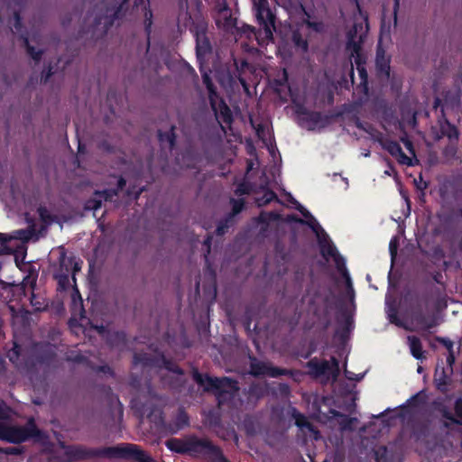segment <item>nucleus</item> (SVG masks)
Here are the masks:
<instances>
[{
    "instance_id": "f257e3e1",
    "label": "nucleus",
    "mask_w": 462,
    "mask_h": 462,
    "mask_svg": "<svg viewBox=\"0 0 462 462\" xmlns=\"http://www.w3.org/2000/svg\"><path fill=\"white\" fill-rule=\"evenodd\" d=\"M65 456L69 461L85 460L94 457H108L132 459L135 462H155L138 445L121 443L113 447L100 448H86L82 445L63 446Z\"/></svg>"
},
{
    "instance_id": "f03ea898",
    "label": "nucleus",
    "mask_w": 462,
    "mask_h": 462,
    "mask_svg": "<svg viewBox=\"0 0 462 462\" xmlns=\"http://www.w3.org/2000/svg\"><path fill=\"white\" fill-rule=\"evenodd\" d=\"M192 378L205 392L215 394L218 406L232 401L239 391L238 382L227 376L212 377L193 368Z\"/></svg>"
},
{
    "instance_id": "7ed1b4c3",
    "label": "nucleus",
    "mask_w": 462,
    "mask_h": 462,
    "mask_svg": "<svg viewBox=\"0 0 462 462\" xmlns=\"http://www.w3.org/2000/svg\"><path fill=\"white\" fill-rule=\"evenodd\" d=\"M129 0H113L112 3L106 7V14L104 16H97L95 18V24L100 25L102 19H104V29L106 32L116 20L121 19L126 10ZM144 0H134V7L139 8L144 5V31L147 35V44L150 46V34L152 32V12L144 5Z\"/></svg>"
},
{
    "instance_id": "20e7f679",
    "label": "nucleus",
    "mask_w": 462,
    "mask_h": 462,
    "mask_svg": "<svg viewBox=\"0 0 462 462\" xmlns=\"http://www.w3.org/2000/svg\"><path fill=\"white\" fill-rule=\"evenodd\" d=\"M165 445L171 451L182 455L220 454V448L214 445L212 441L207 439H199L196 436H190L186 439L171 438L166 440Z\"/></svg>"
},
{
    "instance_id": "39448f33",
    "label": "nucleus",
    "mask_w": 462,
    "mask_h": 462,
    "mask_svg": "<svg viewBox=\"0 0 462 462\" xmlns=\"http://www.w3.org/2000/svg\"><path fill=\"white\" fill-rule=\"evenodd\" d=\"M255 17L261 28L255 33L259 44L261 41L273 39V31L275 29V14L272 12L268 0H254Z\"/></svg>"
},
{
    "instance_id": "423d86ee",
    "label": "nucleus",
    "mask_w": 462,
    "mask_h": 462,
    "mask_svg": "<svg viewBox=\"0 0 462 462\" xmlns=\"http://www.w3.org/2000/svg\"><path fill=\"white\" fill-rule=\"evenodd\" d=\"M133 363L135 365H141L143 367L163 368L175 375H184V370L172 359L167 358L162 352H159L156 355L144 352L134 353Z\"/></svg>"
},
{
    "instance_id": "0eeeda50",
    "label": "nucleus",
    "mask_w": 462,
    "mask_h": 462,
    "mask_svg": "<svg viewBox=\"0 0 462 462\" xmlns=\"http://www.w3.org/2000/svg\"><path fill=\"white\" fill-rule=\"evenodd\" d=\"M57 359L56 346L48 342L36 343L27 365L30 369L49 368Z\"/></svg>"
},
{
    "instance_id": "6e6552de",
    "label": "nucleus",
    "mask_w": 462,
    "mask_h": 462,
    "mask_svg": "<svg viewBox=\"0 0 462 462\" xmlns=\"http://www.w3.org/2000/svg\"><path fill=\"white\" fill-rule=\"evenodd\" d=\"M0 435L10 443L20 444L29 439L40 437L41 431L33 420H30L26 426H3Z\"/></svg>"
},
{
    "instance_id": "1a4fd4ad",
    "label": "nucleus",
    "mask_w": 462,
    "mask_h": 462,
    "mask_svg": "<svg viewBox=\"0 0 462 462\" xmlns=\"http://www.w3.org/2000/svg\"><path fill=\"white\" fill-rule=\"evenodd\" d=\"M250 374L254 377L267 375L272 378H277L282 375H292L293 371L286 368L273 366L270 363L258 360L254 356L249 355Z\"/></svg>"
},
{
    "instance_id": "9d476101",
    "label": "nucleus",
    "mask_w": 462,
    "mask_h": 462,
    "mask_svg": "<svg viewBox=\"0 0 462 462\" xmlns=\"http://www.w3.org/2000/svg\"><path fill=\"white\" fill-rule=\"evenodd\" d=\"M196 41V56L199 62L212 52V46L207 36L208 25L205 23H197L190 27Z\"/></svg>"
},
{
    "instance_id": "9b49d317",
    "label": "nucleus",
    "mask_w": 462,
    "mask_h": 462,
    "mask_svg": "<svg viewBox=\"0 0 462 462\" xmlns=\"http://www.w3.org/2000/svg\"><path fill=\"white\" fill-rule=\"evenodd\" d=\"M445 105L442 104V100L439 97H436L433 103V108L438 111L439 108L440 116L438 117V124L439 125V132L441 136L448 138L449 142L458 141L459 132L457 126L451 124L445 115Z\"/></svg>"
},
{
    "instance_id": "f8f14e48",
    "label": "nucleus",
    "mask_w": 462,
    "mask_h": 462,
    "mask_svg": "<svg viewBox=\"0 0 462 462\" xmlns=\"http://www.w3.org/2000/svg\"><path fill=\"white\" fill-rule=\"evenodd\" d=\"M320 244V253L324 257L331 256L334 258L336 263L337 269L338 272L342 273L344 278L346 281L347 287L354 293V290L352 288V282L349 276V273L346 270V263L344 258L337 253L336 246L330 243H323L319 240Z\"/></svg>"
},
{
    "instance_id": "ddd939ff",
    "label": "nucleus",
    "mask_w": 462,
    "mask_h": 462,
    "mask_svg": "<svg viewBox=\"0 0 462 462\" xmlns=\"http://www.w3.org/2000/svg\"><path fill=\"white\" fill-rule=\"evenodd\" d=\"M14 27L17 32H21L19 35V40L22 42L23 47L26 50L27 54L35 62H39L42 60L43 51L42 50L37 51L33 46H32L29 42L27 32L26 31L22 32L23 22H22V16L19 12L14 13Z\"/></svg>"
},
{
    "instance_id": "4468645a",
    "label": "nucleus",
    "mask_w": 462,
    "mask_h": 462,
    "mask_svg": "<svg viewBox=\"0 0 462 462\" xmlns=\"http://www.w3.org/2000/svg\"><path fill=\"white\" fill-rule=\"evenodd\" d=\"M131 405L140 417L146 416L152 421H155L157 419H162V411L152 402H142L140 400L133 399L131 401Z\"/></svg>"
},
{
    "instance_id": "2eb2a0df",
    "label": "nucleus",
    "mask_w": 462,
    "mask_h": 462,
    "mask_svg": "<svg viewBox=\"0 0 462 462\" xmlns=\"http://www.w3.org/2000/svg\"><path fill=\"white\" fill-rule=\"evenodd\" d=\"M296 113L300 116L302 121L310 125V129H313L319 124H328L331 118L328 116H323L321 112L309 110L303 106H298Z\"/></svg>"
},
{
    "instance_id": "dca6fc26",
    "label": "nucleus",
    "mask_w": 462,
    "mask_h": 462,
    "mask_svg": "<svg viewBox=\"0 0 462 462\" xmlns=\"http://www.w3.org/2000/svg\"><path fill=\"white\" fill-rule=\"evenodd\" d=\"M380 144L383 149L387 151L393 157H394L399 163L407 166L413 165L411 159L404 153L398 142L391 139H383L380 141Z\"/></svg>"
},
{
    "instance_id": "f3484780",
    "label": "nucleus",
    "mask_w": 462,
    "mask_h": 462,
    "mask_svg": "<svg viewBox=\"0 0 462 462\" xmlns=\"http://www.w3.org/2000/svg\"><path fill=\"white\" fill-rule=\"evenodd\" d=\"M453 373H450L448 368L444 366H439V365H437V367L435 369L434 373V384L436 386V389L442 393H447L448 392V387L451 384V375Z\"/></svg>"
},
{
    "instance_id": "a211bd4d",
    "label": "nucleus",
    "mask_w": 462,
    "mask_h": 462,
    "mask_svg": "<svg viewBox=\"0 0 462 462\" xmlns=\"http://www.w3.org/2000/svg\"><path fill=\"white\" fill-rule=\"evenodd\" d=\"M218 14L219 18L216 21L217 27L228 32L236 26V19L232 16L231 10L226 4L219 9Z\"/></svg>"
},
{
    "instance_id": "6ab92c4d",
    "label": "nucleus",
    "mask_w": 462,
    "mask_h": 462,
    "mask_svg": "<svg viewBox=\"0 0 462 462\" xmlns=\"http://www.w3.org/2000/svg\"><path fill=\"white\" fill-rule=\"evenodd\" d=\"M391 59L385 55L384 50L379 45L376 49L375 67L379 75L384 76L386 79L390 77Z\"/></svg>"
},
{
    "instance_id": "aec40b11",
    "label": "nucleus",
    "mask_w": 462,
    "mask_h": 462,
    "mask_svg": "<svg viewBox=\"0 0 462 462\" xmlns=\"http://www.w3.org/2000/svg\"><path fill=\"white\" fill-rule=\"evenodd\" d=\"M291 417L295 420V425L300 430H307L313 435L314 439H319V431L311 424L307 417L300 413L296 408H291Z\"/></svg>"
},
{
    "instance_id": "412c9836",
    "label": "nucleus",
    "mask_w": 462,
    "mask_h": 462,
    "mask_svg": "<svg viewBox=\"0 0 462 462\" xmlns=\"http://www.w3.org/2000/svg\"><path fill=\"white\" fill-rule=\"evenodd\" d=\"M59 268L56 271H64L67 273L70 272L74 275L76 272L80 270V266L75 262L73 257H69L64 247H60L59 255Z\"/></svg>"
},
{
    "instance_id": "4be33fe9",
    "label": "nucleus",
    "mask_w": 462,
    "mask_h": 462,
    "mask_svg": "<svg viewBox=\"0 0 462 462\" xmlns=\"http://www.w3.org/2000/svg\"><path fill=\"white\" fill-rule=\"evenodd\" d=\"M356 34L357 24H355L353 30H351L347 34V42L346 46V50L351 51V56H354L356 53L362 51L364 36L360 35L359 39L356 41Z\"/></svg>"
},
{
    "instance_id": "5701e85b",
    "label": "nucleus",
    "mask_w": 462,
    "mask_h": 462,
    "mask_svg": "<svg viewBox=\"0 0 462 462\" xmlns=\"http://www.w3.org/2000/svg\"><path fill=\"white\" fill-rule=\"evenodd\" d=\"M307 367L310 369V374L314 375L315 377L324 375L330 370L328 361H319L317 358L310 359L307 363Z\"/></svg>"
},
{
    "instance_id": "b1692460",
    "label": "nucleus",
    "mask_w": 462,
    "mask_h": 462,
    "mask_svg": "<svg viewBox=\"0 0 462 462\" xmlns=\"http://www.w3.org/2000/svg\"><path fill=\"white\" fill-rule=\"evenodd\" d=\"M434 409L439 411L441 416L448 421L444 422L445 428H449L450 424L462 425V421L458 420L448 410V408L441 402L435 401L433 402Z\"/></svg>"
},
{
    "instance_id": "393cba45",
    "label": "nucleus",
    "mask_w": 462,
    "mask_h": 462,
    "mask_svg": "<svg viewBox=\"0 0 462 462\" xmlns=\"http://www.w3.org/2000/svg\"><path fill=\"white\" fill-rule=\"evenodd\" d=\"M246 393L249 401H258L268 393V386L262 383H252L248 386Z\"/></svg>"
},
{
    "instance_id": "a878e982",
    "label": "nucleus",
    "mask_w": 462,
    "mask_h": 462,
    "mask_svg": "<svg viewBox=\"0 0 462 462\" xmlns=\"http://www.w3.org/2000/svg\"><path fill=\"white\" fill-rule=\"evenodd\" d=\"M333 417L338 419V424L342 430H352L353 424L356 421V418H351L338 411L331 410L330 411Z\"/></svg>"
},
{
    "instance_id": "bb28decb",
    "label": "nucleus",
    "mask_w": 462,
    "mask_h": 462,
    "mask_svg": "<svg viewBox=\"0 0 462 462\" xmlns=\"http://www.w3.org/2000/svg\"><path fill=\"white\" fill-rule=\"evenodd\" d=\"M203 83L206 86L208 92V99L210 106L214 111H216V98L217 97V93L216 87L211 79V78L205 73L202 76Z\"/></svg>"
},
{
    "instance_id": "cd10ccee",
    "label": "nucleus",
    "mask_w": 462,
    "mask_h": 462,
    "mask_svg": "<svg viewBox=\"0 0 462 462\" xmlns=\"http://www.w3.org/2000/svg\"><path fill=\"white\" fill-rule=\"evenodd\" d=\"M408 341L412 356L417 360L422 359L424 356L420 339L416 336H410L408 337Z\"/></svg>"
},
{
    "instance_id": "c85d7f7f",
    "label": "nucleus",
    "mask_w": 462,
    "mask_h": 462,
    "mask_svg": "<svg viewBox=\"0 0 462 462\" xmlns=\"http://www.w3.org/2000/svg\"><path fill=\"white\" fill-rule=\"evenodd\" d=\"M162 382L164 385H167L169 388L173 390H180L183 387L185 383L184 375H176V376H169L163 375L162 376Z\"/></svg>"
},
{
    "instance_id": "c756f323",
    "label": "nucleus",
    "mask_w": 462,
    "mask_h": 462,
    "mask_svg": "<svg viewBox=\"0 0 462 462\" xmlns=\"http://www.w3.org/2000/svg\"><path fill=\"white\" fill-rule=\"evenodd\" d=\"M175 125H171L167 132L158 131V139L161 143L167 142L170 150H172L176 143Z\"/></svg>"
},
{
    "instance_id": "7c9ffc66",
    "label": "nucleus",
    "mask_w": 462,
    "mask_h": 462,
    "mask_svg": "<svg viewBox=\"0 0 462 462\" xmlns=\"http://www.w3.org/2000/svg\"><path fill=\"white\" fill-rule=\"evenodd\" d=\"M65 360L73 364H83L88 365L89 359L79 350L68 351L65 355Z\"/></svg>"
},
{
    "instance_id": "2f4dec72",
    "label": "nucleus",
    "mask_w": 462,
    "mask_h": 462,
    "mask_svg": "<svg viewBox=\"0 0 462 462\" xmlns=\"http://www.w3.org/2000/svg\"><path fill=\"white\" fill-rule=\"evenodd\" d=\"M109 344L116 347H125L127 343L126 334L124 331L113 332L108 338Z\"/></svg>"
},
{
    "instance_id": "473e14b6",
    "label": "nucleus",
    "mask_w": 462,
    "mask_h": 462,
    "mask_svg": "<svg viewBox=\"0 0 462 462\" xmlns=\"http://www.w3.org/2000/svg\"><path fill=\"white\" fill-rule=\"evenodd\" d=\"M291 41L294 44V46L303 52H307L309 50V42L308 41L302 36L301 32L299 30H295L292 32L291 34Z\"/></svg>"
},
{
    "instance_id": "72a5a7b5",
    "label": "nucleus",
    "mask_w": 462,
    "mask_h": 462,
    "mask_svg": "<svg viewBox=\"0 0 462 462\" xmlns=\"http://www.w3.org/2000/svg\"><path fill=\"white\" fill-rule=\"evenodd\" d=\"M54 280L58 282V289L66 291L69 285V273L64 271H55L53 273Z\"/></svg>"
},
{
    "instance_id": "f704fd0d",
    "label": "nucleus",
    "mask_w": 462,
    "mask_h": 462,
    "mask_svg": "<svg viewBox=\"0 0 462 462\" xmlns=\"http://www.w3.org/2000/svg\"><path fill=\"white\" fill-rule=\"evenodd\" d=\"M255 200L258 207H264L273 200H279V199L274 191L266 189L263 194L260 197H257Z\"/></svg>"
},
{
    "instance_id": "c9c22d12",
    "label": "nucleus",
    "mask_w": 462,
    "mask_h": 462,
    "mask_svg": "<svg viewBox=\"0 0 462 462\" xmlns=\"http://www.w3.org/2000/svg\"><path fill=\"white\" fill-rule=\"evenodd\" d=\"M302 10L304 14L306 15L307 19H304L303 23L307 25L308 28L313 30L316 32H322L325 30V24L323 22H316V21H310V14L308 11L305 10V8L302 6Z\"/></svg>"
},
{
    "instance_id": "e433bc0d",
    "label": "nucleus",
    "mask_w": 462,
    "mask_h": 462,
    "mask_svg": "<svg viewBox=\"0 0 462 462\" xmlns=\"http://www.w3.org/2000/svg\"><path fill=\"white\" fill-rule=\"evenodd\" d=\"M229 203L232 206V210L229 212L230 215L234 216L235 217L241 213L245 208V199H234L231 198L229 200Z\"/></svg>"
},
{
    "instance_id": "4c0bfd02",
    "label": "nucleus",
    "mask_w": 462,
    "mask_h": 462,
    "mask_svg": "<svg viewBox=\"0 0 462 462\" xmlns=\"http://www.w3.org/2000/svg\"><path fill=\"white\" fill-rule=\"evenodd\" d=\"M305 218L309 219V221L305 222L317 235L319 231L324 232L321 226L319 225L315 217L306 209V211H301L300 213Z\"/></svg>"
},
{
    "instance_id": "58836bf2",
    "label": "nucleus",
    "mask_w": 462,
    "mask_h": 462,
    "mask_svg": "<svg viewBox=\"0 0 462 462\" xmlns=\"http://www.w3.org/2000/svg\"><path fill=\"white\" fill-rule=\"evenodd\" d=\"M30 303L32 306L34 311H43L48 307V304L45 302V300L36 296L33 292L32 293Z\"/></svg>"
},
{
    "instance_id": "ea45409f",
    "label": "nucleus",
    "mask_w": 462,
    "mask_h": 462,
    "mask_svg": "<svg viewBox=\"0 0 462 462\" xmlns=\"http://www.w3.org/2000/svg\"><path fill=\"white\" fill-rule=\"evenodd\" d=\"M457 142L452 141L444 148L443 155L447 160H454L457 157Z\"/></svg>"
},
{
    "instance_id": "a19ab883",
    "label": "nucleus",
    "mask_w": 462,
    "mask_h": 462,
    "mask_svg": "<svg viewBox=\"0 0 462 462\" xmlns=\"http://www.w3.org/2000/svg\"><path fill=\"white\" fill-rule=\"evenodd\" d=\"M280 216L279 214L275 212H262L259 217H257V221L260 224L268 225L270 221H274L279 219Z\"/></svg>"
},
{
    "instance_id": "79ce46f5",
    "label": "nucleus",
    "mask_w": 462,
    "mask_h": 462,
    "mask_svg": "<svg viewBox=\"0 0 462 462\" xmlns=\"http://www.w3.org/2000/svg\"><path fill=\"white\" fill-rule=\"evenodd\" d=\"M426 402V395L420 391L408 400V403L413 407H419Z\"/></svg>"
},
{
    "instance_id": "37998d69",
    "label": "nucleus",
    "mask_w": 462,
    "mask_h": 462,
    "mask_svg": "<svg viewBox=\"0 0 462 462\" xmlns=\"http://www.w3.org/2000/svg\"><path fill=\"white\" fill-rule=\"evenodd\" d=\"M354 322L350 316H346L344 325L341 328L340 337L344 338L353 329Z\"/></svg>"
},
{
    "instance_id": "c03bdc74",
    "label": "nucleus",
    "mask_w": 462,
    "mask_h": 462,
    "mask_svg": "<svg viewBox=\"0 0 462 462\" xmlns=\"http://www.w3.org/2000/svg\"><path fill=\"white\" fill-rule=\"evenodd\" d=\"M220 112L225 123L230 124L232 122V115L230 108L224 100L220 101Z\"/></svg>"
},
{
    "instance_id": "a18cd8bd",
    "label": "nucleus",
    "mask_w": 462,
    "mask_h": 462,
    "mask_svg": "<svg viewBox=\"0 0 462 462\" xmlns=\"http://www.w3.org/2000/svg\"><path fill=\"white\" fill-rule=\"evenodd\" d=\"M428 433V428L424 424H420L416 426L412 430V435L416 439V440H420L422 438L426 437Z\"/></svg>"
},
{
    "instance_id": "49530a36",
    "label": "nucleus",
    "mask_w": 462,
    "mask_h": 462,
    "mask_svg": "<svg viewBox=\"0 0 462 462\" xmlns=\"http://www.w3.org/2000/svg\"><path fill=\"white\" fill-rule=\"evenodd\" d=\"M22 347L20 345L14 343L13 348L8 352V358L12 363H16L19 360Z\"/></svg>"
},
{
    "instance_id": "de8ad7c7",
    "label": "nucleus",
    "mask_w": 462,
    "mask_h": 462,
    "mask_svg": "<svg viewBox=\"0 0 462 462\" xmlns=\"http://www.w3.org/2000/svg\"><path fill=\"white\" fill-rule=\"evenodd\" d=\"M417 321L425 330H430V328H434L436 326L435 319L429 320L425 316L420 315Z\"/></svg>"
},
{
    "instance_id": "09e8293b",
    "label": "nucleus",
    "mask_w": 462,
    "mask_h": 462,
    "mask_svg": "<svg viewBox=\"0 0 462 462\" xmlns=\"http://www.w3.org/2000/svg\"><path fill=\"white\" fill-rule=\"evenodd\" d=\"M176 423L179 428L189 425V416L183 410L179 411L176 417Z\"/></svg>"
},
{
    "instance_id": "8fccbe9b",
    "label": "nucleus",
    "mask_w": 462,
    "mask_h": 462,
    "mask_svg": "<svg viewBox=\"0 0 462 462\" xmlns=\"http://www.w3.org/2000/svg\"><path fill=\"white\" fill-rule=\"evenodd\" d=\"M356 69L361 79L360 84L363 85L365 89H367L368 74L365 66L358 67Z\"/></svg>"
},
{
    "instance_id": "3c124183",
    "label": "nucleus",
    "mask_w": 462,
    "mask_h": 462,
    "mask_svg": "<svg viewBox=\"0 0 462 462\" xmlns=\"http://www.w3.org/2000/svg\"><path fill=\"white\" fill-rule=\"evenodd\" d=\"M455 417L462 421V397H458L454 404Z\"/></svg>"
},
{
    "instance_id": "603ef678",
    "label": "nucleus",
    "mask_w": 462,
    "mask_h": 462,
    "mask_svg": "<svg viewBox=\"0 0 462 462\" xmlns=\"http://www.w3.org/2000/svg\"><path fill=\"white\" fill-rule=\"evenodd\" d=\"M228 229H229V226L226 223H224L222 219H220L217 223L215 233L217 236H222L226 233H227Z\"/></svg>"
},
{
    "instance_id": "864d4df0",
    "label": "nucleus",
    "mask_w": 462,
    "mask_h": 462,
    "mask_svg": "<svg viewBox=\"0 0 462 462\" xmlns=\"http://www.w3.org/2000/svg\"><path fill=\"white\" fill-rule=\"evenodd\" d=\"M53 68L51 64H49V66L46 69H44L42 73V81L43 83H47L51 77L53 75Z\"/></svg>"
},
{
    "instance_id": "5fc2aeb1",
    "label": "nucleus",
    "mask_w": 462,
    "mask_h": 462,
    "mask_svg": "<svg viewBox=\"0 0 462 462\" xmlns=\"http://www.w3.org/2000/svg\"><path fill=\"white\" fill-rule=\"evenodd\" d=\"M97 373H103L114 376V371L108 365H97L93 368Z\"/></svg>"
},
{
    "instance_id": "6e6d98bb",
    "label": "nucleus",
    "mask_w": 462,
    "mask_h": 462,
    "mask_svg": "<svg viewBox=\"0 0 462 462\" xmlns=\"http://www.w3.org/2000/svg\"><path fill=\"white\" fill-rule=\"evenodd\" d=\"M437 341L439 342L442 346H444L447 348L448 352L454 351L453 350L454 343L449 338L437 337Z\"/></svg>"
},
{
    "instance_id": "4d7b16f0",
    "label": "nucleus",
    "mask_w": 462,
    "mask_h": 462,
    "mask_svg": "<svg viewBox=\"0 0 462 462\" xmlns=\"http://www.w3.org/2000/svg\"><path fill=\"white\" fill-rule=\"evenodd\" d=\"M353 57L356 68L365 66V58L363 56L362 51L356 53Z\"/></svg>"
},
{
    "instance_id": "13d9d810",
    "label": "nucleus",
    "mask_w": 462,
    "mask_h": 462,
    "mask_svg": "<svg viewBox=\"0 0 462 462\" xmlns=\"http://www.w3.org/2000/svg\"><path fill=\"white\" fill-rule=\"evenodd\" d=\"M455 354L454 351L448 352L447 356V364H448V370H449L450 373H453V365L455 364Z\"/></svg>"
},
{
    "instance_id": "bf43d9fd",
    "label": "nucleus",
    "mask_w": 462,
    "mask_h": 462,
    "mask_svg": "<svg viewBox=\"0 0 462 462\" xmlns=\"http://www.w3.org/2000/svg\"><path fill=\"white\" fill-rule=\"evenodd\" d=\"M211 241H212V236H208V237L204 241V245L207 247V254H204L206 263L208 262V254H210Z\"/></svg>"
},
{
    "instance_id": "052dcab7",
    "label": "nucleus",
    "mask_w": 462,
    "mask_h": 462,
    "mask_svg": "<svg viewBox=\"0 0 462 462\" xmlns=\"http://www.w3.org/2000/svg\"><path fill=\"white\" fill-rule=\"evenodd\" d=\"M223 222L226 223L229 228L232 227L236 224V217L229 213L226 214L223 218Z\"/></svg>"
},
{
    "instance_id": "680f3d73",
    "label": "nucleus",
    "mask_w": 462,
    "mask_h": 462,
    "mask_svg": "<svg viewBox=\"0 0 462 462\" xmlns=\"http://www.w3.org/2000/svg\"><path fill=\"white\" fill-rule=\"evenodd\" d=\"M402 142L403 143L404 146L406 147V149L411 152L412 154H414V148H413V144H412V142L407 138V137H402L401 138Z\"/></svg>"
},
{
    "instance_id": "e2e57ef3",
    "label": "nucleus",
    "mask_w": 462,
    "mask_h": 462,
    "mask_svg": "<svg viewBox=\"0 0 462 462\" xmlns=\"http://www.w3.org/2000/svg\"><path fill=\"white\" fill-rule=\"evenodd\" d=\"M207 457H212L217 460V462H228V460L224 457L222 450L220 449L219 455L215 454H207Z\"/></svg>"
},
{
    "instance_id": "0e129e2a",
    "label": "nucleus",
    "mask_w": 462,
    "mask_h": 462,
    "mask_svg": "<svg viewBox=\"0 0 462 462\" xmlns=\"http://www.w3.org/2000/svg\"><path fill=\"white\" fill-rule=\"evenodd\" d=\"M99 148H101L102 150L107 152H114V147L113 145H111L108 142L106 141H103L99 143Z\"/></svg>"
},
{
    "instance_id": "69168bd1",
    "label": "nucleus",
    "mask_w": 462,
    "mask_h": 462,
    "mask_svg": "<svg viewBox=\"0 0 462 462\" xmlns=\"http://www.w3.org/2000/svg\"><path fill=\"white\" fill-rule=\"evenodd\" d=\"M389 251L392 256V259H394L396 254H397V245L396 242L392 240L389 245Z\"/></svg>"
},
{
    "instance_id": "338daca9",
    "label": "nucleus",
    "mask_w": 462,
    "mask_h": 462,
    "mask_svg": "<svg viewBox=\"0 0 462 462\" xmlns=\"http://www.w3.org/2000/svg\"><path fill=\"white\" fill-rule=\"evenodd\" d=\"M236 193L239 194V195L248 194L249 193V189H248V187L245 184H240L237 187V189L236 190Z\"/></svg>"
},
{
    "instance_id": "774afa93",
    "label": "nucleus",
    "mask_w": 462,
    "mask_h": 462,
    "mask_svg": "<svg viewBox=\"0 0 462 462\" xmlns=\"http://www.w3.org/2000/svg\"><path fill=\"white\" fill-rule=\"evenodd\" d=\"M287 221L289 222H295V223H300L305 224V221H303L301 218H300L298 216L291 214L287 216Z\"/></svg>"
}]
</instances>
